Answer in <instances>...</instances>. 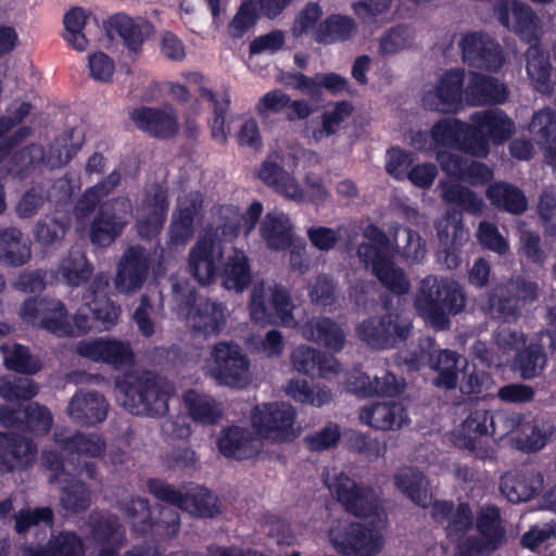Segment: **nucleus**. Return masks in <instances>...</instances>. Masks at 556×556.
<instances>
[{"label":"nucleus","instance_id":"nucleus-1","mask_svg":"<svg viewBox=\"0 0 556 556\" xmlns=\"http://www.w3.org/2000/svg\"><path fill=\"white\" fill-rule=\"evenodd\" d=\"M124 394L123 405L132 415L162 417L168 413V401L174 387L156 376H127L117 382Z\"/></svg>","mask_w":556,"mask_h":556},{"label":"nucleus","instance_id":"nucleus-2","mask_svg":"<svg viewBox=\"0 0 556 556\" xmlns=\"http://www.w3.org/2000/svg\"><path fill=\"white\" fill-rule=\"evenodd\" d=\"M466 304L463 288L455 280L428 277L421 281L416 296V307L424 311L431 321L443 329L450 324L448 315L460 313Z\"/></svg>","mask_w":556,"mask_h":556},{"label":"nucleus","instance_id":"nucleus-3","mask_svg":"<svg viewBox=\"0 0 556 556\" xmlns=\"http://www.w3.org/2000/svg\"><path fill=\"white\" fill-rule=\"evenodd\" d=\"M147 489L157 501L173 505L192 516L213 518L220 513L218 500L203 485L182 492L159 478H149Z\"/></svg>","mask_w":556,"mask_h":556},{"label":"nucleus","instance_id":"nucleus-4","mask_svg":"<svg viewBox=\"0 0 556 556\" xmlns=\"http://www.w3.org/2000/svg\"><path fill=\"white\" fill-rule=\"evenodd\" d=\"M538 298V285L521 276L496 285L488 294V308L491 315L502 321H516L521 308Z\"/></svg>","mask_w":556,"mask_h":556},{"label":"nucleus","instance_id":"nucleus-5","mask_svg":"<svg viewBox=\"0 0 556 556\" xmlns=\"http://www.w3.org/2000/svg\"><path fill=\"white\" fill-rule=\"evenodd\" d=\"M358 338L378 350L395 348L404 343L412 332V321L397 312L364 319L356 328Z\"/></svg>","mask_w":556,"mask_h":556},{"label":"nucleus","instance_id":"nucleus-6","mask_svg":"<svg viewBox=\"0 0 556 556\" xmlns=\"http://www.w3.org/2000/svg\"><path fill=\"white\" fill-rule=\"evenodd\" d=\"M132 215L128 197H116L102 202L89 225V239L93 245L109 247L125 230Z\"/></svg>","mask_w":556,"mask_h":556},{"label":"nucleus","instance_id":"nucleus-7","mask_svg":"<svg viewBox=\"0 0 556 556\" xmlns=\"http://www.w3.org/2000/svg\"><path fill=\"white\" fill-rule=\"evenodd\" d=\"M329 538L334 549L343 556H376L384 544L377 529L359 521L331 528Z\"/></svg>","mask_w":556,"mask_h":556},{"label":"nucleus","instance_id":"nucleus-8","mask_svg":"<svg viewBox=\"0 0 556 556\" xmlns=\"http://www.w3.org/2000/svg\"><path fill=\"white\" fill-rule=\"evenodd\" d=\"M238 227H217L206 229L189 253V271L201 286H208L216 280L217 265L214 258L216 248H219V236H238Z\"/></svg>","mask_w":556,"mask_h":556},{"label":"nucleus","instance_id":"nucleus-9","mask_svg":"<svg viewBox=\"0 0 556 556\" xmlns=\"http://www.w3.org/2000/svg\"><path fill=\"white\" fill-rule=\"evenodd\" d=\"M77 308L72 323L65 318V331L62 337H79L93 329H109L114 326L121 314V306L111 299L86 301Z\"/></svg>","mask_w":556,"mask_h":556},{"label":"nucleus","instance_id":"nucleus-10","mask_svg":"<svg viewBox=\"0 0 556 556\" xmlns=\"http://www.w3.org/2000/svg\"><path fill=\"white\" fill-rule=\"evenodd\" d=\"M329 489L343 509L356 518L375 516L379 509V497L375 490L357 483L343 472L336 477Z\"/></svg>","mask_w":556,"mask_h":556},{"label":"nucleus","instance_id":"nucleus-11","mask_svg":"<svg viewBox=\"0 0 556 556\" xmlns=\"http://www.w3.org/2000/svg\"><path fill=\"white\" fill-rule=\"evenodd\" d=\"M252 426L257 434L273 442H290L294 439V408L287 403H267L252 414Z\"/></svg>","mask_w":556,"mask_h":556},{"label":"nucleus","instance_id":"nucleus-12","mask_svg":"<svg viewBox=\"0 0 556 556\" xmlns=\"http://www.w3.org/2000/svg\"><path fill=\"white\" fill-rule=\"evenodd\" d=\"M168 197V188L160 182L144 190L137 219V230L141 238L153 239L163 229L169 208Z\"/></svg>","mask_w":556,"mask_h":556},{"label":"nucleus","instance_id":"nucleus-13","mask_svg":"<svg viewBox=\"0 0 556 556\" xmlns=\"http://www.w3.org/2000/svg\"><path fill=\"white\" fill-rule=\"evenodd\" d=\"M475 136L481 140V149L477 157H486L490 153V142L501 144L507 141L515 131V123L501 109H488L470 114Z\"/></svg>","mask_w":556,"mask_h":556},{"label":"nucleus","instance_id":"nucleus-14","mask_svg":"<svg viewBox=\"0 0 556 556\" xmlns=\"http://www.w3.org/2000/svg\"><path fill=\"white\" fill-rule=\"evenodd\" d=\"M465 64L478 70L497 72L504 63L500 43L482 31H468L459 41Z\"/></svg>","mask_w":556,"mask_h":556},{"label":"nucleus","instance_id":"nucleus-15","mask_svg":"<svg viewBox=\"0 0 556 556\" xmlns=\"http://www.w3.org/2000/svg\"><path fill=\"white\" fill-rule=\"evenodd\" d=\"M21 316L27 324L58 337L66 333L64 329L67 308L61 300L49 296H29L22 304Z\"/></svg>","mask_w":556,"mask_h":556},{"label":"nucleus","instance_id":"nucleus-16","mask_svg":"<svg viewBox=\"0 0 556 556\" xmlns=\"http://www.w3.org/2000/svg\"><path fill=\"white\" fill-rule=\"evenodd\" d=\"M430 137L438 147L455 149L473 157L482 147L481 140L475 136L472 123L457 117L437 121L430 129Z\"/></svg>","mask_w":556,"mask_h":556},{"label":"nucleus","instance_id":"nucleus-17","mask_svg":"<svg viewBox=\"0 0 556 556\" xmlns=\"http://www.w3.org/2000/svg\"><path fill=\"white\" fill-rule=\"evenodd\" d=\"M268 290L266 303L263 287L253 289L249 305L251 319L261 325H271L277 318L282 321L292 318L294 306L289 290L280 283H274Z\"/></svg>","mask_w":556,"mask_h":556},{"label":"nucleus","instance_id":"nucleus-18","mask_svg":"<svg viewBox=\"0 0 556 556\" xmlns=\"http://www.w3.org/2000/svg\"><path fill=\"white\" fill-rule=\"evenodd\" d=\"M88 526L90 540L98 547L94 556H119L127 542V535L117 515L108 511L92 513Z\"/></svg>","mask_w":556,"mask_h":556},{"label":"nucleus","instance_id":"nucleus-19","mask_svg":"<svg viewBox=\"0 0 556 556\" xmlns=\"http://www.w3.org/2000/svg\"><path fill=\"white\" fill-rule=\"evenodd\" d=\"M431 519L444 527L446 538L451 541L463 539L473 527L475 517L467 502L457 505L450 500H434L430 507Z\"/></svg>","mask_w":556,"mask_h":556},{"label":"nucleus","instance_id":"nucleus-20","mask_svg":"<svg viewBox=\"0 0 556 556\" xmlns=\"http://www.w3.org/2000/svg\"><path fill=\"white\" fill-rule=\"evenodd\" d=\"M129 116L139 130L156 139L174 138L180 128L177 111L169 104L139 106Z\"/></svg>","mask_w":556,"mask_h":556},{"label":"nucleus","instance_id":"nucleus-21","mask_svg":"<svg viewBox=\"0 0 556 556\" xmlns=\"http://www.w3.org/2000/svg\"><path fill=\"white\" fill-rule=\"evenodd\" d=\"M357 255L366 267H370L372 275L391 293L404 295L410 289V281L403 268L397 266L391 255L379 258L369 245H358Z\"/></svg>","mask_w":556,"mask_h":556},{"label":"nucleus","instance_id":"nucleus-22","mask_svg":"<svg viewBox=\"0 0 556 556\" xmlns=\"http://www.w3.org/2000/svg\"><path fill=\"white\" fill-rule=\"evenodd\" d=\"M213 366L211 376L219 383L229 387H241L243 378V354L238 344L217 342L212 349Z\"/></svg>","mask_w":556,"mask_h":556},{"label":"nucleus","instance_id":"nucleus-23","mask_svg":"<svg viewBox=\"0 0 556 556\" xmlns=\"http://www.w3.org/2000/svg\"><path fill=\"white\" fill-rule=\"evenodd\" d=\"M502 25L515 33L520 40L538 42L541 36V22L535 11L520 1H513L510 7L504 4L498 9Z\"/></svg>","mask_w":556,"mask_h":556},{"label":"nucleus","instance_id":"nucleus-24","mask_svg":"<svg viewBox=\"0 0 556 556\" xmlns=\"http://www.w3.org/2000/svg\"><path fill=\"white\" fill-rule=\"evenodd\" d=\"M149 260L144 250L139 247H129L122 255L117 265L114 280L118 292L129 293L140 289L148 276Z\"/></svg>","mask_w":556,"mask_h":556},{"label":"nucleus","instance_id":"nucleus-25","mask_svg":"<svg viewBox=\"0 0 556 556\" xmlns=\"http://www.w3.org/2000/svg\"><path fill=\"white\" fill-rule=\"evenodd\" d=\"M34 441L21 435L0 432V472L10 473L30 467L37 457Z\"/></svg>","mask_w":556,"mask_h":556},{"label":"nucleus","instance_id":"nucleus-26","mask_svg":"<svg viewBox=\"0 0 556 556\" xmlns=\"http://www.w3.org/2000/svg\"><path fill=\"white\" fill-rule=\"evenodd\" d=\"M465 71L447 70L438 80L433 92L425 96V105L431 110L447 111L462 104L465 93Z\"/></svg>","mask_w":556,"mask_h":556},{"label":"nucleus","instance_id":"nucleus-27","mask_svg":"<svg viewBox=\"0 0 556 556\" xmlns=\"http://www.w3.org/2000/svg\"><path fill=\"white\" fill-rule=\"evenodd\" d=\"M77 353L93 362H102L113 366L130 365L134 353L127 343L115 339L97 338L78 343Z\"/></svg>","mask_w":556,"mask_h":556},{"label":"nucleus","instance_id":"nucleus-28","mask_svg":"<svg viewBox=\"0 0 556 556\" xmlns=\"http://www.w3.org/2000/svg\"><path fill=\"white\" fill-rule=\"evenodd\" d=\"M509 91L497 78L478 72H471L465 88V97L472 106L496 105L504 103Z\"/></svg>","mask_w":556,"mask_h":556},{"label":"nucleus","instance_id":"nucleus-29","mask_svg":"<svg viewBox=\"0 0 556 556\" xmlns=\"http://www.w3.org/2000/svg\"><path fill=\"white\" fill-rule=\"evenodd\" d=\"M109 404L98 392H76L67 406V414L76 424L91 427L105 420Z\"/></svg>","mask_w":556,"mask_h":556},{"label":"nucleus","instance_id":"nucleus-30","mask_svg":"<svg viewBox=\"0 0 556 556\" xmlns=\"http://www.w3.org/2000/svg\"><path fill=\"white\" fill-rule=\"evenodd\" d=\"M544 479L533 468H522L513 475H505L501 491L511 503L529 502L543 490Z\"/></svg>","mask_w":556,"mask_h":556},{"label":"nucleus","instance_id":"nucleus-31","mask_svg":"<svg viewBox=\"0 0 556 556\" xmlns=\"http://www.w3.org/2000/svg\"><path fill=\"white\" fill-rule=\"evenodd\" d=\"M53 440L56 446L67 455L100 457L105 451V440L97 433L76 431L67 433L65 430L55 431Z\"/></svg>","mask_w":556,"mask_h":556},{"label":"nucleus","instance_id":"nucleus-32","mask_svg":"<svg viewBox=\"0 0 556 556\" xmlns=\"http://www.w3.org/2000/svg\"><path fill=\"white\" fill-rule=\"evenodd\" d=\"M529 45L530 47L526 52L527 74L539 92L551 94L556 81L553 79V65L549 53L538 42Z\"/></svg>","mask_w":556,"mask_h":556},{"label":"nucleus","instance_id":"nucleus-33","mask_svg":"<svg viewBox=\"0 0 556 556\" xmlns=\"http://www.w3.org/2000/svg\"><path fill=\"white\" fill-rule=\"evenodd\" d=\"M529 45L530 47L526 52L527 74L539 92L551 94L556 81L553 79V65L549 53L538 42Z\"/></svg>","mask_w":556,"mask_h":556},{"label":"nucleus","instance_id":"nucleus-34","mask_svg":"<svg viewBox=\"0 0 556 556\" xmlns=\"http://www.w3.org/2000/svg\"><path fill=\"white\" fill-rule=\"evenodd\" d=\"M223 303L208 298H198L192 311V327L205 337L218 334L226 326V314Z\"/></svg>","mask_w":556,"mask_h":556},{"label":"nucleus","instance_id":"nucleus-35","mask_svg":"<svg viewBox=\"0 0 556 556\" xmlns=\"http://www.w3.org/2000/svg\"><path fill=\"white\" fill-rule=\"evenodd\" d=\"M109 27L122 38L129 51L138 53L152 26L141 17L132 18L125 13H116L109 18Z\"/></svg>","mask_w":556,"mask_h":556},{"label":"nucleus","instance_id":"nucleus-36","mask_svg":"<svg viewBox=\"0 0 556 556\" xmlns=\"http://www.w3.org/2000/svg\"><path fill=\"white\" fill-rule=\"evenodd\" d=\"M491 413L488 409L476 408L469 413L462 424L463 446L479 458L489 457V450L479 446V438L491 435Z\"/></svg>","mask_w":556,"mask_h":556},{"label":"nucleus","instance_id":"nucleus-37","mask_svg":"<svg viewBox=\"0 0 556 556\" xmlns=\"http://www.w3.org/2000/svg\"><path fill=\"white\" fill-rule=\"evenodd\" d=\"M485 195L498 211L521 215L528 208V199L517 186L506 181H494L486 188Z\"/></svg>","mask_w":556,"mask_h":556},{"label":"nucleus","instance_id":"nucleus-38","mask_svg":"<svg viewBox=\"0 0 556 556\" xmlns=\"http://www.w3.org/2000/svg\"><path fill=\"white\" fill-rule=\"evenodd\" d=\"M182 399L188 415L195 424L213 426L223 419V407L213 396L189 389Z\"/></svg>","mask_w":556,"mask_h":556},{"label":"nucleus","instance_id":"nucleus-39","mask_svg":"<svg viewBox=\"0 0 556 556\" xmlns=\"http://www.w3.org/2000/svg\"><path fill=\"white\" fill-rule=\"evenodd\" d=\"M31 257L30 242L24 239L23 232L16 227L0 229V263L20 267Z\"/></svg>","mask_w":556,"mask_h":556},{"label":"nucleus","instance_id":"nucleus-40","mask_svg":"<svg viewBox=\"0 0 556 556\" xmlns=\"http://www.w3.org/2000/svg\"><path fill=\"white\" fill-rule=\"evenodd\" d=\"M303 336L325 348L340 352L344 348L345 334L339 324L330 317L320 316L308 320L302 328Z\"/></svg>","mask_w":556,"mask_h":556},{"label":"nucleus","instance_id":"nucleus-41","mask_svg":"<svg viewBox=\"0 0 556 556\" xmlns=\"http://www.w3.org/2000/svg\"><path fill=\"white\" fill-rule=\"evenodd\" d=\"M407 418L400 403H375L361 412V419L377 430L401 428Z\"/></svg>","mask_w":556,"mask_h":556},{"label":"nucleus","instance_id":"nucleus-42","mask_svg":"<svg viewBox=\"0 0 556 556\" xmlns=\"http://www.w3.org/2000/svg\"><path fill=\"white\" fill-rule=\"evenodd\" d=\"M260 231L270 250L282 251L292 245V226L289 218L282 213H267Z\"/></svg>","mask_w":556,"mask_h":556},{"label":"nucleus","instance_id":"nucleus-43","mask_svg":"<svg viewBox=\"0 0 556 556\" xmlns=\"http://www.w3.org/2000/svg\"><path fill=\"white\" fill-rule=\"evenodd\" d=\"M351 389L359 396H397L403 386L399 382L396 376L390 371H384L382 377L375 376L371 379L366 374L356 376L350 381Z\"/></svg>","mask_w":556,"mask_h":556},{"label":"nucleus","instance_id":"nucleus-44","mask_svg":"<svg viewBox=\"0 0 556 556\" xmlns=\"http://www.w3.org/2000/svg\"><path fill=\"white\" fill-rule=\"evenodd\" d=\"M395 488L414 504L427 508L431 504V496L425 485V476L414 468H405L394 475Z\"/></svg>","mask_w":556,"mask_h":556},{"label":"nucleus","instance_id":"nucleus-45","mask_svg":"<svg viewBox=\"0 0 556 556\" xmlns=\"http://www.w3.org/2000/svg\"><path fill=\"white\" fill-rule=\"evenodd\" d=\"M201 205L202 200L194 197L186 204L179 205L177 212L173 214L169 226V239L173 244H184L192 237L194 217Z\"/></svg>","mask_w":556,"mask_h":556},{"label":"nucleus","instance_id":"nucleus-46","mask_svg":"<svg viewBox=\"0 0 556 556\" xmlns=\"http://www.w3.org/2000/svg\"><path fill=\"white\" fill-rule=\"evenodd\" d=\"M308 298L314 306L332 313L339 307L341 291L331 276L319 274L309 285Z\"/></svg>","mask_w":556,"mask_h":556},{"label":"nucleus","instance_id":"nucleus-47","mask_svg":"<svg viewBox=\"0 0 556 556\" xmlns=\"http://www.w3.org/2000/svg\"><path fill=\"white\" fill-rule=\"evenodd\" d=\"M477 535L488 540L497 547H501L506 541V531L503 526L501 510L496 505H486L481 507L476 518Z\"/></svg>","mask_w":556,"mask_h":556},{"label":"nucleus","instance_id":"nucleus-48","mask_svg":"<svg viewBox=\"0 0 556 556\" xmlns=\"http://www.w3.org/2000/svg\"><path fill=\"white\" fill-rule=\"evenodd\" d=\"M63 484L61 491V505L72 514H78L87 510L90 506V491L85 482L72 475H66L65 478L58 481Z\"/></svg>","mask_w":556,"mask_h":556},{"label":"nucleus","instance_id":"nucleus-49","mask_svg":"<svg viewBox=\"0 0 556 556\" xmlns=\"http://www.w3.org/2000/svg\"><path fill=\"white\" fill-rule=\"evenodd\" d=\"M547 356L544 346L531 342L522 350L517 351L514 357V368L519 371L522 379H532L540 376L546 365Z\"/></svg>","mask_w":556,"mask_h":556},{"label":"nucleus","instance_id":"nucleus-50","mask_svg":"<svg viewBox=\"0 0 556 556\" xmlns=\"http://www.w3.org/2000/svg\"><path fill=\"white\" fill-rule=\"evenodd\" d=\"M355 30V24L349 16L332 14L319 23L314 39L318 43L344 41L351 38Z\"/></svg>","mask_w":556,"mask_h":556},{"label":"nucleus","instance_id":"nucleus-51","mask_svg":"<svg viewBox=\"0 0 556 556\" xmlns=\"http://www.w3.org/2000/svg\"><path fill=\"white\" fill-rule=\"evenodd\" d=\"M119 508L130 525L132 532L138 535L147 536L152 527V514L149 500L132 496L124 501Z\"/></svg>","mask_w":556,"mask_h":556},{"label":"nucleus","instance_id":"nucleus-52","mask_svg":"<svg viewBox=\"0 0 556 556\" xmlns=\"http://www.w3.org/2000/svg\"><path fill=\"white\" fill-rule=\"evenodd\" d=\"M59 271L68 286L78 287L90 279L93 266L88 262L85 253L72 250L61 261Z\"/></svg>","mask_w":556,"mask_h":556},{"label":"nucleus","instance_id":"nucleus-53","mask_svg":"<svg viewBox=\"0 0 556 556\" xmlns=\"http://www.w3.org/2000/svg\"><path fill=\"white\" fill-rule=\"evenodd\" d=\"M354 106L348 100H341L333 103L330 111H325L321 116L320 126L313 129L312 136L316 141L336 135L342 123L352 116Z\"/></svg>","mask_w":556,"mask_h":556},{"label":"nucleus","instance_id":"nucleus-54","mask_svg":"<svg viewBox=\"0 0 556 556\" xmlns=\"http://www.w3.org/2000/svg\"><path fill=\"white\" fill-rule=\"evenodd\" d=\"M401 230L402 225L399 223H392L389 226L390 235L386 233L377 225L369 224L363 230L364 238L369 242H363L359 245L371 247L379 258L390 256L388 253H391L397 247V236Z\"/></svg>","mask_w":556,"mask_h":556},{"label":"nucleus","instance_id":"nucleus-55","mask_svg":"<svg viewBox=\"0 0 556 556\" xmlns=\"http://www.w3.org/2000/svg\"><path fill=\"white\" fill-rule=\"evenodd\" d=\"M68 228V222L47 215L36 224L34 236L42 248L55 250L61 245Z\"/></svg>","mask_w":556,"mask_h":556},{"label":"nucleus","instance_id":"nucleus-56","mask_svg":"<svg viewBox=\"0 0 556 556\" xmlns=\"http://www.w3.org/2000/svg\"><path fill=\"white\" fill-rule=\"evenodd\" d=\"M89 14L79 7L71 9L65 13L63 24L65 33L63 38L76 50L84 51L88 46V39L83 33Z\"/></svg>","mask_w":556,"mask_h":556},{"label":"nucleus","instance_id":"nucleus-57","mask_svg":"<svg viewBox=\"0 0 556 556\" xmlns=\"http://www.w3.org/2000/svg\"><path fill=\"white\" fill-rule=\"evenodd\" d=\"M38 384L26 377L0 378V396L8 402L29 401L38 393Z\"/></svg>","mask_w":556,"mask_h":556},{"label":"nucleus","instance_id":"nucleus-58","mask_svg":"<svg viewBox=\"0 0 556 556\" xmlns=\"http://www.w3.org/2000/svg\"><path fill=\"white\" fill-rule=\"evenodd\" d=\"M442 199L448 204H455L460 210L471 214L482 211L483 201L475 191L459 184H446L442 187Z\"/></svg>","mask_w":556,"mask_h":556},{"label":"nucleus","instance_id":"nucleus-59","mask_svg":"<svg viewBox=\"0 0 556 556\" xmlns=\"http://www.w3.org/2000/svg\"><path fill=\"white\" fill-rule=\"evenodd\" d=\"M4 365L8 369L24 375H35L41 369L40 361L33 356L27 346L20 343L5 352Z\"/></svg>","mask_w":556,"mask_h":556},{"label":"nucleus","instance_id":"nucleus-60","mask_svg":"<svg viewBox=\"0 0 556 556\" xmlns=\"http://www.w3.org/2000/svg\"><path fill=\"white\" fill-rule=\"evenodd\" d=\"M49 547L52 556H84L85 542L80 535L72 530H63L49 538Z\"/></svg>","mask_w":556,"mask_h":556},{"label":"nucleus","instance_id":"nucleus-61","mask_svg":"<svg viewBox=\"0 0 556 556\" xmlns=\"http://www.w3.org/2000/svg\"><path fill=\"white\" fill-rule=\"evenodd\" d=\"M555 432L556 428L552 422L534 420L530 433L518 438V447L527 453L539 452L546 446Z\"/></svg>","mask_w":556,"mask_h":556},{"label":"nucleus","instance_id":"nucleus-62","mask_svg":"<svg viewBox=\"0 0 556 556\" xmlns=\"http://www.w3.org/2000/svg\"><path fill=\"white\" fill-rule=\"evenodd\" d=\"M54 523V513L49 506L35 507L34 509H21L15 515V531L18 534H25L31 527L45 526L52 528Z\"/></svg>","mask_w":556,"mask_h":556},{"label":"nucleus","instance_id":"nucleus-63","mask_svg":"<svg viewBox=\"0 0 556 556\" xmlns=\"http://www.w3.org/2000/svg\"><path fill=\"white\" fill-rule=\"evenodd\" d=\"M531 131L535 134L539 143L556 147V112L551 109H543L533 114Z\"/></svg>","mask_w":556,"mask_h":556},{"label":"nucleus","instance_id":"nucleus-64","mask_svg":"<svg viewBox=\"0 0 556 556\" xmlns=\"http://www.w3.org/2000/svg\"><path fill=\"white\" fill-rule=\"evenodd\" d=\"M416 157V153L412 151L391 147L387 151L386 170L395 180L403 181L408 176Z\"/></svg>","mask_w":556,"mask_h":556}]
</instances>
